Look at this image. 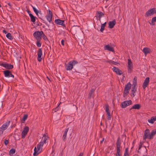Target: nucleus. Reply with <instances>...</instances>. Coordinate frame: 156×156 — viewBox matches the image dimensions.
<instances>
[{
  "instance_id": "1",
  "label": "nucleus",
  "mask_w": 156,
  "mask_h": 156,
  "mask_svg": "<svg viewBox=\"0 0 156 156\" xmlns=\"http://www.w3.org/2000/svg\"><path fill=\"white\" fill-rule=\"evenodd\" d=\"M121 142L119 137L117 140L116 143V153L115 156H121V154H120V147Z\"/></svg>"
},
{
  "instance_id": "2",
  "label": "nucleus",
  "mask_w": 156,
  "mask_h": 156,
  "mask_svg": "<svg viewBox=\"0 0 156 156\" xmlns=\"http://www.w3.org/2000/svg\"><path fill=\"white\" fill-rule=\"evenodd\" d=\"M77 63L78 62L75 60L69 62L66 66V69L67 70H71L73 69V66Z\"/></svg>"
},
{
  "instance_id": "3",
  "label": "nucleus",
  "mask_w": 156,
  "mask_h": 156,
  "mask_svg": "<svg viewBox=\"0 0 156 156\" xmlns=\"http://www.w3.org/2000/svg\"><path fill=\"white\" fill-rule=\"evenodd\" d=\"M131 85L130 82L128 83L125 85L123 93L124 97H126L127 94L129 93V90L131 87Z\"/></svg>"
},
{
  "instance_id": "4",
  "label": "nucleus",
  "mask_w": 156,
  "mask_h": 156,
  "mask_svg": "<svg viewBox=\"0 0 156 156\" xmlns=\"http://www.w3.org/2000/svg\"><path fill=\"white\" fill-rule=\"evenodd\" d=\"M10 123V121H8L3 124L0 128V135H2L3 132V131L5 130L9 126Z\"/></svg>"
},
{
  "instance_id": "5",
  "label": "nucleus",
  "mask_w": 156,
  "mask_h": 156,
  "mask_svg": "<svg viewBox=\"0 0 156 156\" xmlns=\"http://www.w3.org/2000/svg\"><path fill=\"white\" fill-rule=\"evenodd\" d=\"M42 34H43V31H37L34 32L33 35L37 40H41V36H42Z\"/></svg>"
},
{
  "instance_id": "6",
  "label": "nucleus",
  "mask_w": 156,
  "mask_h": 156,
  "mask_svg": "<svg viewBox=\"0 0 156 156\" xmlns=\"http://www.w3.org/2000/svg\"><path fill=\"white\" fill-rule=\"evenodd\" d=\"M149 130L147 129V132ZM156 134V129L153 130L151 133L149 134H147V139H152L154 136Z\"/></svg>"
},
{
  "instance_id": "7",
  "label": "nucleus",
  "mask_w": 156,
  "mask_h": 156,
  "mask_svg": "<svg viewBox=\"0 0 156 156\" xmlns=\"http://www.w3.org/2000/svg\"><path fill=\"white\" fill-rule=\"evenodd\" d=\"M132 104V101L130 100L125 101L121 103V108H125Z\"/></svg>"
},
{
  "instance_id": "8",
  "label": "nucleus",
  "mask_w": 156,
  "mask_h": 156,
  "mask_svg": "<svg viewBox=\"0 0 156 156\" xmlns=\"http://www.w3.org/2000/svg\"><path fill=\"white\" fill-rule=\"evenodd\" d=\"M29 131V128L28 126H26L24 128L21 134L22 138H24L25 137Z\"/></svg>"
},
{
  "instance_id": "9",
  "label": "nucleus",
  "mask_w": 156,
  "mask_h": 156,
  "mask_svg": "<svg viewBox=\"0 0 156 156\" xmlns=\"http://www.w3.org/2000/svg\"><path fill=\"white\" fill-rule=\"evenodd\" d=\"M128 73H131L133 68L132 62L130 59L128 60Z\"/></svg>"
},
{
  "instance_id": "10",
  "label": "nucleus",
  "mask_w": 156,
  "mask_h": 156,
  "mask_svg": "<svg viewBox=\"0 0 156 156\" xmlns=\"http://www.w3.org/2000/svg\"><path fill=\"white\" fill-rule=\"evenodd\" d=\"M156 13V9L154 8L150 9L147 12V16H151Z\"/></svg>"
},
{
  "instance_id": "11",
  "label": "nucleus",
  "mask_w": 156,
  "mask_h": 156,
  "mask_svg": "<svg viewBox=\"0 0 156 156\" xmlns=\"http://www.w3.org/2000/svg\"><path fill=\"white\" fill-rule=\"evenodd\" d=\"M49 13L46 16L47 20L51 23L52 21V12L50 10H49Z\"/></svg>"
},
{
  "instance_id": "12",
  "label": "nucleus",
  "mask_w": 156,
  "mask_h": 156,
  "mask_svg": "<svg viewBox=\"0 0 156 156\" xmlns=\"http://www.w3.org/2000/svg\"><path fill=\"white\" fill-rule=\"evenodd\" d=\"M0 65L8 69H11L13 68V66L12 65L8 63H2L0 64Z\"/></svg>"
},
{
  "instance_id": "13",
  "label": "nucleus",
  "mask_w": 156,
  "mask_h": 156,
  "mask_svg": "<svg viewBox=\"0 0 156 156\" xmlns=\"http://www.w3.org/2000/svg\"><path fill=\"white\" fill-rule=\"evenodd\" d=\"M37 60L39 62H41V59H42L41 57L42 55V52L41 48H40L38 49V50L37 52Z\"/></svg>"
},
{
  "instance_id": "14",
  "label": "nucleus",
  "mask_w": 156,
  "mask_h": 156,
  "mask_svg": "<svg viewBox=\"0 0 156 156\" xmlns=\"http://www.w3.org/2000/svg\"><path fill=\"white\" fill-rule=\"evenodd\" d=\"M64 20H61L59 19H57L55 20V23L58 24L59 25H61L63 27H65V25L64 24Z\"/></svg>"
},
{
  "instance_id": "15",
  "label": "nucleus",
  "mask_w": 156,
  "mask_h": 156,
  "mask_svg": "<svg viewBox=\"0 0 156 156\" xmlns=\"http://www.w3.org/2000/svg\"><path fill=\"white\" fill-rule=\"evenodd\" d=\"M112 70L113 71L115 72L118 75H121L122 73V72L121 70L115 67H114L112 68Z\"/></svg>"
},
{
  "instance_id": "16",
  "label": "nucleus",
  "mask_w": 156,
  "mask_h": 156,
  "mask_svg": "<svg viewBox=\"0 0 156 156\" xmlns=\"http://www.w3.org/2000/svg\"><path fill=\"white\" fill-rule=\"evenodd\" d=\"M69 129V128H66V129L65 130V131L63 134L62 136V140L64 142L66 140L67 133L68 132Z\"/></svg>"
},
{
  "instance_id": "17",
  "label": "nucleus",
  "mask_w": 156,
  "mask_h": 156,
  "mask_svg": "<svg viewBox=\"0 0 156 156\" xmlns=\"http://www.w3.org/2000/svg\"><path fill=\"white\" fill-rule=\"evenodd\" d=\"M104 48L105 50H107L112 52L114 51L113 48L110 46L108 44L106 45L104 47Z\"/></svg>"
},
{
  "instance_id": "18",
  "label": "nucleus",
  "mask_w": 156,
  "mask_h": 156,
  "mask_svg": "<svg viewBox=\"0 0 156 156\" xmlns=\"http://www.w3.org/2000/svg\"><path fill=\"white\" fill-rule=\"evenodd\" d=\"M104 15V13L100 11H97L96 12V17L97 18L98 17L99 18V20H100L102 16Z\"/></svg>"
},
{
  "instance_id": "19",
  "label": "nucleus",
  "mask_w": 156,
  "mask_h": 156,
  "mask_svg": "<svg viewBox=\"0 0 156 156\" xmlns=\"http://www.w3.org/2000/svg\"><path fill=\"white\" fill-rule=\"evenodd\" d=\"M116 24V21L114 20L112 21H110L108 23V27L111 28H112Z\"/></svg>"
},
{
  "instance_id": "20",
  "label": "nucleus",
  "mask_w": 156,
  "mask_h": 156,
  "mask_svg": "<svg viewBox=\"0 0 156 156\" xmlns=\"http://www.w3.org/2000/svg\"><path fill=\"white\" fill-rule=\"evenodd\" d=\"M141 105L139 104H136L133 105L131 108L129 109V110H131L133 109H139L140 108Z\"/></svg>"
},
{
  "instance_id": "21",
  "label": "nucleus",
  "mask_w": 156,
  "mask_h": 156,
  "mask_svg": "<svg viewBox=\"0 0 156 156\" xmlns=\"http://www.w3.org/2000/svg\"><path fill=\"white\" fill-rule=\"evenodd\" d=\"M3 72L5 77H9V75L10 71L9 70H6L4 71Z\"/></svg>"
},
{
  "instance_id": "22",
  "label": "nucleus",
  "mask_w": 156,
  "mask_h": 156,
  "mask_svg": "<svg viewBox=\"0 0 156 156\" xmlns=\"http://www.w3.org/2000/svg\"><path fill=\"white\" fill-rule=\"evenodd\" d=\"M31 6L32 7L33 9L34 10V11L35 12V13L36 14V15L38 16V13H41V11H38L37 10L35 7L33 6L32 5H31Z\"/></svg>"
},
{
  "instance_id": "23",
  "label": "nucleus",
  "mask_w": 156,
  "mask_h": 156,
  "mask_svg": "<svg viewBox=\"0 0 156 156\" xmlns=\"http://www.w3.org/2000/svg\"><path fill=\"white\" fill-rule=\"evenodd\" d=\"M29 16L30 18V20L33 23H34L36 21V17L34 16L32 14H29Z\"/></svg>"
},
{
  "instance_id": "24",
  "label": "nucleus",
  "mask_w": 156,
  "mask_h": 156,
  "mask_svg": "<svg viewBox=\"0 0 156 156\" xmlns=\"http://www.w3.org/2000/svg\"><path fill=\"white\" fill-rule=\"evenodd\" d=\"M106 24V22H105L103 24H102L101 26V28L100 29V31L101 32H103L104 30L105 29V27Z\"/></svg>"
},
{
  "instance_id": "25",
  "label": "nucleus",
  "mask_w": 156,
  "mask_h": 156,
  "mask_svg": "<svg viewBox=\"0 0 156 156\" xmlns=\"http://www.w3.org/2000/svg\"><path fill=\"white\" fill-rule=\"evenodd\" d=\"M40 152L41 151L39 152L38 151H37V149L35 147L34 149V152L33 154V155L34 156H37Z\"/></svg>"
},
{
  "instance_id": "26",
  "label": "nucleus",
  "mask_w": 156,
  "mask_h": 156,
  "mask_svg": "<svg viewBox=\"0 0 156 156\" xmlns=\"http://www.w3.org/2000/svg\"><path fill=\"white\" fill-rule=\"evenodd\" d=\"M95 90L94 89H92L90 90V91L89 94L88 98H90L92 96L94 92V91Z\"/></svg>"
},
{
  "instance_id": "27",
  "label": "nucleus",
  "mask_w": 156,
  "mask_h": 156,
  "mask_svg": "<svg viewBox=\"0 0 156 156\" xmlns=\"http://www.w3.org/2000/svg\"><path fill=\"white\" fill-rule=\"evenodd\" d=\"M106 62H108L109 64H113L114 65H116V64H119L118 63L115 62L114 61L111 60L109 61H106Z\"/></svg>"
},
{
  "instance_id": "28",
  "label": "nucleus",
  "mask_w": 156,
  "mask_h": 156,
  "mask_svg": "<svg viewBox=\"0 0 156 156\" xmlns=\"http://www.w3.org/2000/svg\"><path fill=\"white\" fill-rule=\"evenodd\" d=\"M16 150L14 149H11L9 152V154L10 156H12V155L15 153Z\"/></svg>"
},
{
  "instance_id": "29",
  "label": "nucleus",
  "mask_w": 156,
  "mask_h": 156,
  "mask_svg": "<svg viewBox=\"0 0 156 156\" xmlns=\"http://www.w3.org/2000/svg\"><path fill=\"white\" fill-rule=\"evenodd\" d=\"M123 156H129L128 148H126L125 150V151Z\"/></svg>"
},
{
  "instance_id": "30",
  "label": "nucleus",
  "mask_w": 156,
  "mask_h": 156,
  "mask_svg": "<svg viewBox=\"0 0 156 156\" xmlns=\"http://www.w3.org/2000/svg\"><path fill=\"white\" fill-rule=\"evenodd\" d=\"M7 38L12 40L13 39L10 33H8L6 35Z\"/></svg>"
},
{
  "instance_id": "31",
  "label": "nucleus",
  "mask_w": 156,
  "mask_h": 156,
  "mask_svg": "<svg viewBox=\"0 0 156 156\" xmlns=\"http://www.w3.org/2000/svg\"><path fill=\"white\" fill-rule=\"evenodd\" d=\"M28 117V115H25L22 120V122L23 123H24L25 120L27 119Z\"/></svg>"
},
{
  "instance_id": "32",
  "label": "nucleus",
  "mask_w": 156,
  "mask_h": 156,
  "mask_svg": "<svg viewBox=\"0 0 156 156\" xmlns=\"http://www.w3.org/2000/svg\"><path fill=\"white\" fill-rule=\"evenodd\" d=\"M133 84H135V85L137 84V77L136 76H135L133 79Z\"/></svg>"
},
{
  "instance_id": "33",
  "label": "nucleus",
  "mask_w": 156,
  "mask_h": 156,
  "mask_svg": "<svg viewBox=\"0 0 156 156\" xmlns=\"http://www.w3.org/2000/svg\"><path fill=\"white\" fill-rule=\"evenodd\" d=\"M40 40H37V45L38 47H40L41 46V44L40 42Z\"/></svg>"
},
{
  "instance_id": "34",
  "label": "nucleus",
  "mask_w": 156,
  "mask_h": 156,
  "mask_svg": "<svg viewBox=\"0 0 156 156\" xmlns=\"http://www.w3.org/2000/svg\"><path fill=\"white\" fill-rule=\"evenodd\" d=\"M148 121L150 123H153L154 122V118L152 117L151 119H149L148 120Z\"/></svg>"
},
{
  "instance_id": "35",
  "label": "nucleus",
  "mask_w": 156,
  "mask_h": 156,
  "mask_svg": "<svg viewBox=\"0 0 156 156\" xmlns=\"http://www.w3.org/2000/svg\"><path fill=\"white\" fill-rule=\"evenodd\" d=\"M105 109L106 112H107V113H108V112H110V111L109 109V106L107 105H105Z\"/></svg>"
},
{
  "instance_id": "36",
  "label": "nucleus",
  "mask_w": 156,
  "mask_h": 156,
  "mask_svg": "<svg viewBox=\"0 0 156 156\" xmlns=\"http://www.w3.org/2000/svg\"><path fill=\"white\" fill-rule=\"evenodd\" d=\"M143 87L144 89H145L146 87V78L145 80L144 83L143 84Z\"/></svg>"
},
{
  "instance_id": "37",
  "label": "nucleus",
  "mask_w": 156,
  "mask_h": 156,
  "mask_svg": "<svg viewBox=\"0 0 156 156\" xmlns=\"http://www.w3.org/2000/svg\"><path fill=\"white\" fill-rule=\"evenodd\" d=\"M107 119L108 120H111V114L110 112H108V113H107Z\"/></svg>"
},
{
  "instance_id": "38",
  "label": "nucleus",
  "mask_w": 156,
  "mask_h": 156,
  "mask_svg": "<svg viewBox=\"0 0 156 156\" xmlns=\"http://www.w3.org/2000/svg\"><path fill=\"white\" fill-rule=\"evenodd\" d=\"M42 36L43 39H44V40L46 41V40H48V38H47V37L46 36H45V35H44V33H43V34H42Z\"/></svg>"
},
{
  "instance_id": "39",
  "label": "nucleus",
  "mask_w": 156,
  "mask_h": 156,
  "mask_svg": "<svg viewBox=\"0 0 156 156\" xmlns=\"http://www.w3.org/2000/svg\"><path fill=\"white\" fill-rule=\"evenodd\" d=\"M144 143V142H140V143L139 147V150H140L141 147H142V145Z\"/></svg>"
},
{
  "instance_id": "40",
  "label": "nucleus",
  "mask_w": 156,
  "mask_h": 156,
  "mask_svg": "<svg viewBox=\"0 0 156 156\" xmlns=\"http://www.w3.org/2000/svg\"><path fill=\"white\" fill-rule=\"evenodd\" d=\"M61 103V102H60L59 105L56 107V108L54 110V112H56L58 110V107L59 106V105Z\"/></svg>"
},
{
  "instance_id": "41",
  "label": "nucleus",
  "mask_w": 156,
  "mask_h": 156,
  "mask_svg": "<svg viewBox=\"0 0 156 156\" xmlns=\"http://www.w3.org/2000/svg\"><path fill=\"white\" fill-rule=\"evenodd\" d=\"M146 139V129L144 131V140L145 141Z\"/></svg>"
},
{
  "instance_id": "42",
  "label": "nucleus",
  "mask_w": 156,
  "mask_h": 156,
  "mask_svg": "<svg viewBox=\"0 0 156 156\" xmlns=\"http://www.w3.org/2000/svg\"><path fill=\"white\" fill-rule=\"evenodd\" d=\"M143 51L144 53L145 56L146 55V47L144 48L143 49Z\"/></svg>"
},
{
  "instance_id": "43",
  "label": "nucleus",
  "mask_w": 156,
  "mask_h": 156,
  "mask_svg": "<svg viewBox=\"0 0 156 156\" xmlns=\"http://www.w3.org/2000/svg\"><path fill=\"white\" fill-rule=\"evenodd\" d=\"M9 143L8 140H7L6 139H5L4 141V144L5 145H7Z\"/></svg>"
},
{
  "instance_id": "44",
  "label": "nucleus",
  "mask_w": 156,
  "mask_h": 156,
  "mask_svg": "<svg viewBox=\"0 0 156 156\" xmlns=\"http://www.w3.org/2000/svg\"><path fill=\"white\" fill-rule=\"evenodd\" d=\"M44 143L43 142L41 141L38 144L40 146L42 147L43 146Z\"/></svg>"
},
{
  "instance_id": "45",
  "label": "nucleus",
  "mask_w": 156,
  "mask_h": 156,
  "mask_svg": "<svg viewBox=\"0 0 156 156\" xmlns=\"http://www.w3.org/2000/svg\"><path fill=\"white\" fill-rule=\"evenodd\" d=\"M41 147V146H40L39 145V144H38V145H37V151H39V152L40 151V150Z\"/></svg>"
},
{
  "instance_id": "46",
  "label": "nucleus",
  "mask_w": 156,
  "mask_h": 156,
  "mask_svg": "<svg viewBox=\"0 0 156 156\" xmlns=\"http://www.w3.org/2000/svg\"><path fill=\"white\" fill-rule=\"evenodd\" d=\"M48 137H46V138H44L43 142L44 143V144H46V141L48 139Z\"/></svg>"
},
{
  "instance_id": "47",
  "label": "nucleus",
  "mask_w": 156,
  "mask_h": 156,
  "mask_svg": "<svg viewBox=\"0 0 156 156\" xmlns=\"http://www.w3.org/2000/svg\"><path fill=\"white\" fill-rule=\"evenodd\" d=\"M136 91V90H131V92H132L131 94H133V97L135 96V95L134 94V93H135Z\"/></svg>"
},
{
  "instance_id": "48",
  "label": "nucleus",
  "mask_w": 156,
  "mask_h": 156,
  "mask_svg": "<svg viewBox=\"0 0 156 156\" xmlns=\"http://www.w3.org/2000/svg\"><path fill=\"white\" fill-rule=\"evenodd\" d=\"M133 86L132 87V90H135L136 91V85H135V84H133Z\"/></svg>"
},
{
  "instance_id": "49",
  "label": "nucleus",
  "mask_w": 156,
  "mask_h": 156,
  "mask_svg": "<svg viewBox=\"0 0 156 156\" xmlns=\"http://www.w3.org/2000/svg\"><path fill=\"white\" fill-rule=\"evenodd\" d=\"M151 51V49L147 48V54L149 53Z\"/></svg>"
},
{
  "instance_id": "50",
  "label": "nucleus",
  "mask_w": 156,
  "mask_h": 156,
  "mask_svg": "<svg viewBox=\"0 0 156 156\" xmlns=\"http://www.w3.org/2000/svg\"><path fill=\"white\" fill-rule=\"evenodd\" d=\"M12 77V78H13L14 77V76L12 74L11 72H10V75H9V77Z\"/></svg>"
},
{
  "instance_id": "51",
  "label": "nucleus",
  "mask_w": 156,
  "mask_h": 156,
  "mask_svg": "<svg viewBox=\"0 0 156 156\" xmlns=\"http://www.w3.org/2000/svg\"><path fill=\"white\" fill-rule=\"evenodd\" d=\"M150 24L152 25H155L154 21H152V19L151 20V23H150Z\"/></svg>"
},
{
  "instance_id": "52",
  "label": "nucleus",
  "mask_w": 156,
  "mask_h": 156,
  "mask_svg": "<svg viewBox=\"0 0 156 156\" xmlns=\"http://www.w3.org/2000/svg\"><path fill=\"white\" fill-rule=\"evenodd\" d=\"M152 21L156 22V17H154L152 18Z\"/></svg>"
},
{
  "instance_id": "53",
  "label": "nucleus",
  "mask_w": 156,
  "mask_h": 156,
  "mask_svg": "<svg viewBox=\"0 0 156 156\" xmlns=\"http://www.w3.org/2000/svg\"><path fill=\"white\" fill-rule=\"evenodd\" d=\"M149 82V78L147 77V85L148 84Z\"/></svg>"
},
{
  "instance_id": "54",
  "label": "nucleus",
  "mask_w": 156,
  "mask_h": 156,
  "mask_svg": "<svg viewBox=\"0 0 156 156\" xmlns=\"http://www.w3.org/2000/svg\"><path fill=\"white\" fill-rule=\"evenodd\" d=\"M64 41L63 40H62L61 41V44L63 46H64Z\"/></svg>"
},
{
  "instance_id": "55",
  "label": "nucleus",
  "mask_w": 156,
  "mask_h": 156,
  "mask_svg": "<svg viewBox=\"0 0 156 156\" xmlns=\"http://www.w3.org/2000/svg\"><path fill=\"white\" fill-rule=\"evenodd\" d=\"M8 5H9V6L10 7V8H11L12 6V5L10 3H8Z\"/></svg>"
},
{
  "instance_id": "56",
  "label": "nucleus",
  "mask_w": 156,
  "mask_h": 156,
  "mask_svg": "<svg viewBox=\"0 0 156 156\" xmlns=\"http://www.w3.org/2000/svg\"><path fill=\"white\" fill-rule=\"evenodd\" d=\"M83 153H80L78 156H83Z\"/></svg>"
},
{
  "instance_id": "57",
  "label": "nucleus",
  "mask_w": 156,
  "mask_h": 156,
  "mask_svg": "<svg viewBox=\"0 0 156 156\" xmlns=\"http://www.w3.org/2000/svg\"><path fill=\"white\" fill-rule=\"evenodd\" d=\"M27 13L29 14V15L30 14H31L30 13V11L29 10H27Z\"/></svg>"
},
{
  "instance_id": "58",
  "label": "nucleus",
  "mask_w": 156,
  "mask_h": 156,
  "mask_svg": "<svg viewBox=\"0 0 156 156\" xmlns=\"http://www.w3.org/2000/svg\"><path fill=\"white\" fill-rule=\"evenodd\" d=\"M43 137L44 138L46 137H48V136H47L45 134H44L43 135Z\"/></svg>"
},
{
  "instance_id": "59",
  "label": "nucleus",
  "mask_w": 156,
  "mask_h": 156,
  "mask_svg": "<svg viewBox=\"0 0 156 156\" xmlns=\"http://www.w3.org/2000/svg\"><path fill=\"white\" fill-rule=\"evenodd\" d=\"M3 33L6 34L7 33V31H6V30H3Z\"/></svg>"
},
{
  "instance_id": "60",
  "label": "nucleus",
  "mask_w": 156,
  "mask_h": 156,
  "mask_svg": "<svg viewBox=\"0 0 156 156\" xmlns=\"http://www.w3.org/2000/svg\"><path fill=\"white\" fill-rule=\"evenodd\" d=\"M104 140V138H103L102 140L101 141V142H100L101 144H102Z\"/></svg>"
},
{
  "instance_id": "61",
  "label": "nucleus",
  "mask_w": 156,
  "mask_h": 156,
  "mask_svg": "<svg viewBox=\"0 0 156 156\" xmlns=\"http://www.w3.org/2000/svg\"><path fill=\"white\" fill-rule=\"evenodd\" d=\"M154 119V121H156V117H152Z\"/></svg>"
},
{
  "instance_id": "62",
  "label": "nucleus",
  "mask_w": 156,
  "mask_h": 156,
  "mask_svg": "<svg viewBox=\"0 0 156 156\" xmlns=\"http://www.w3.org/2000/svg\"><path fill=\"white\" fill-rule=\"evenodd\" d=\"M47 79H48L50 81V79L48 78V76H47Z\"/></svg>"
},
{
  "instance_id": "63",
  "label": "nucleus",
  "mask_w": 156,
  "mask_h": 156,
  "mask_svg": "<svg viewBox=\"0 0 156 156\" xmlns=\"http://www.w3.org/2000/svg\"><path fill=\"white\" fill-rule=\"evenodd\" d=\"M101 125H102V122H101Z\"/></svg>"
},
{
  "instance_id": "64",
  "label": "nucleus",
  "mask_w": 156,
  "mask_h": 156,
  "mask_svg": "<svg viewBox=\"0 0 156 156\" xmlns=\"http://www.w3.org/2000/svg\"><path fill=\"white\" fill-rule=\"evenodd\" d=\"M144 147L146 149V147L145 146H144Z\"/></svg>"
}]
</instances>
